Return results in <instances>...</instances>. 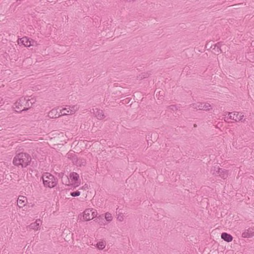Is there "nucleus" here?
<instances>
[{"label": "nucleus", "instance_id": "aec40b11", "mask_svg": "<svg viewBox=\"0 0 254 254\" xmlns=\"http://www.w3.org/2000/svg\"><path fill=\"white\" fill-rule=\"evenodd\" d=\"M105 217L106 220L108 222H110L112 220L113 217L112 216V214L109 212H107L105 213Z\"/></svg>", "mask_w": 254, "mask_h": 254}, {"label": "nucleus", "instance_id": "2eb2a0df", "mask_svg": "<svg viewBox=\"0 0 254 254\" xmlns=\"http://www.w3.org/2000/svg\"><path fill=\"white\" fill-rule=\"evenodd\" d=\"M27 200L25 196L20 195L17 199V205L20 208L23 207L25 205V202Z\"/></svg>", "mask_w": 254, "mask_h": 254}, {"label": "nucleus", "instance_id": "9d476101", "mask_svg": "<svg viewBox=\"0 0 254 254\" xmlns=\"http://www.w3.org/2000/svg\"><path fill=\"white\" fill-rule=\"evenodd\" d=\"M222 46V42H218L217 43L213 45L212 48L213 52L216 55H219V54L223 53V50L221 47Z\"/></svg>", "mask_w": 254, "mask_h": 254}, {"label": "nucleus", "instance_id": "473e14b6", "mask_svg": "<svg viewBox=\"0 0 254 254\" xmlns=\"http://www.w3.org/2000/svg\"><path fill=\"white\" fill-rule=\"evenodd\" d=\"M155 92H156L157 93H158V92H157L156 90L155 91ZM161 91H159L158 93L160 94H161V93H160Z\"/></svg>", "mask_w": 254, "mask_h": 254}, {"label": "nucleus", "instance_id": "7ed1b4c3", "mask_svg": "<svg viewBox=\"0 0 254 254\" xmlns=\"http://www.w3.org/2000/svg\"><path fill=\"white\" fill-rule=\"evenodd\" d=\"M26 102V97H21L18 101H17L14 104L15 111L16 112H21L22 111H26L28 110V108H25L21 109L22 106H24L25 102Z\"/></svg>", "mask_w": 254, "mask_h": 254}, {"label": "nucleus", "instance_id": "4be33fe9", "mask_svg": "<svg viewBox=\"0 0 254 254\" xmlns=\"http://www.w3.org/2000/svg\"><path fill=\"white\" fill-rule=\"evenodd\" d=\"M32 105L31 103L29 101V99H27L26 98V102L24 104L25 108H28V109L32 107Z\"/></svg>", "mask_w": 254, "mask_h": 254}, {"label": "nucleus", "instance_id": "1a4fd4ad", "mask_svg": "<svg viewBox=\"0 0 254 254\" xmlns=\"http://www.w3.org/2000/svg\"><path fill=\"white\" fill-rule=\"evenodd\" d=\"M72 161L73 164L77 166H85L86 164L85 160L83 159H78L75 155L72 157Z\"/></svg>", "mask_w": 254, "mask_h": 254}, {"label": "nucleus", "instance_id": "dca6fc26", "mask_svg": "<svg viewBox=\"0 0 254 254\" xmlns=\"http://www.w3.org/2000/svg\"><path fill=\"white\" fill-rule=\"evenodd\" d=\"M41 223V221L40 219L36 220L35 222L32 223L30 225L29 227L31 229L34 230H38L40 224Z\"/></svg>", "mask_w": 254, "mask_h": 254}, {"label": "nucleus", "instance_id": "f3484780", "mask_svg": "<svg viewBox=\"0 0 254 254\" xmlns=\"http://www.w3.org/2000/svg\"><path fill=\"white\" fill-rule=\"evenodd\" d=\"M219 167L218 165H216L214 166H213L211 169V173L214 176H218V174H219Z\"/></svg>", "mask_w": 254, "mask_h": 254}, {"label": "nucleus", "instance_id": "c85d7f7f", "mask_svg": "<svg viewBox=\"0 0 254 254\" xmlns=\"http://www.w3.org/2000/svg\"><path fill=\"white\" fill-rule=\"evenodd\" d=\"M91 210H92V211L91 212L92 216L91 218L92 219L94 217L97 216V212L95 210H94L93 209H92Z\"/></svg>", "mask_w": 254, "mask_h": 254}, {"label": "nucleus", "instance_id": "412c9836", "mask_svg": "<svg viewBox=\"0 0 254 254\" xmlns=\"http://www.w3.org/2000/svg\"><path fill=\"white\" fill-rule=\"evenodd\" d=\"M97 247L100 250H103L105 247V243L103 242H99L97 244Z\"/></svg>", "mask_w": 254, "mask_h": 254}, {"label": "nucleus", "instance_id": "6ab92c4d", "mask_svg": "<svg viewBox=\"0 0 254 254\" xmlns=\"http://www.w3.org/2000/svg\"><path fill=\"white\" fill-rule=\"evenodd\" d=\"M212 109L211 106L210 104L205 103L203 104L202 108H201L202 110L204 111H209Z\"/></svg>", "mask_w": 254, "mask_h": 254}, {"label": "nucleus", "instance_id": "f8f14e48", "mask_svg": "<svg viewBox=\"0 0 254 254\" xmlns=\"http://www.w3.org/2000/svg\"><path fill=\"white\" fill-rule=\"evenodd\" d=\"M92 211V210H91L90 209H86L84 210L83 212V219L85 221H88L91 219H92L91 215H90L91 212Z\"/></svg>", "mask_w": 254, "mask_h": 254}, {"label": "nucleus", "instance_id": "7c9ffc66", "mask_svg": "<svg viewBox=\"0 0 254 254\" xmlns=\"http://www.w3.org/2000/svg\"><path fill=\"white\" fill-rule=\"evenodd\" d=\"M29 101L31 103L32 105H33V104H34L36 102V99L34 98H32L31 99H29Z\"/></svg>", "mask_w": 254, "mask_h": 254}, {"label": "nucleus", "instance_id": "39448f33", "mask_svg": "<svg viewBox=\"0 0 254 254\" xmlns=\"http://www.w3.org/2000/svg\"><path fill=\"white\" fill-rule=\"evenodd\" d=\"M69 178L72 181H74V186L75 187L79 186L80 184V181L79 180V175L77 173H70L69 174Z\"/></svg>", "mask_w": 254, "mask_h": 254}, {"label": "nucleus", "instance_id": "a878e982", "mask_svg": "<svg viewBox=\"0 0 254 254\" xmlns=\"http://www.w3.org/2000/svg\"><path fill=\"white\" fill-rule=\"evenodd\" d=\"M167 108H168V109H170V110H173V111H175V110H178V107L175 105H170V106H168Z\"/></svg>", "mask_w": 254, "mask_h": 254}, {"label": "nucleus", "instance_id": "ddd939ff", "mask_svg": "<svg viewBox=\"0 0 254 254\" xmlns=\"http://www.w3.org/2000/svg\"><path fill=\"white\" fill-rule=\"evenodd\" d=\"M221 239L227 242H230L233 240V237L231 235L223 232L221 234Z\"/></svg>", "mask_w": 254, "mask_h": 254}, {"label": "nucleus", "instance_id": "393cba45", "mask_svg": "<svg viewBox=\"0 0 254 254\" xmlns=\"http://www.w3.org/2000/svg\"><path fill=\"white\" fill-rule=\"evenodd\" d=\"M80 194V192L78 190H77L75 191H73L70 193V195L73 197L78 196Z\"/></svg>", "mask_w": 254, "mask_h": 254}, {"label": "nucleus", "instance_id": "f03ea898", "mask_svg": "<svg viewBox=\"0 0 254 254\" xmlns=\"http://www.w3.org/2000/svg\"><path fill=\"white\" fill-rule=\"evenodd\" d=\"M44 186L45 187L52 188L57 184V179L52 174L46 173L42 177Z\"/></svg>", "mask_w": 254, "mask_h": 254}, {"label": "nucleus", "instance_id": "20e7f679", "mask_svg": "<svg viewBox=\"0 0 254 254\" xmlns=\"http://www.w3.org/2000/svg\"><path fill=\"white\" fill-rule=\"evenodd\" d=\"M228 116L230 119L234 120L236 122H244L245 121V119L243 120L244 115L238 112L229 113Z\"/></svg>", "mask_w": 254, "mask_h": 254}, {"label": "nucleus", "instance_id": "2f4dec72", "mask_svg": "<svg viewBox=\"0 0 254 254\" xmlns=\"http://www.w3.org/2000/svg\"><path fill=\"white\" fill-rule=\"evenodd\" d=\"M155 92H156L157 93H158V92H157L156 90L155 91ZM161 91H159L158 93L160 94H161V93H160Z\"/></svg>", "mask_w": 254, "mask_h": 254}, {"label": "nucleus", "instance_id": "6e6552de", "mask_svg": "<svg viewBox=\"0 0 254 254\" xmlns=\"http://www.w3.org/2000/svg\"><path fill=\"white\" fill-rule=\"evenodd\" d=\"M254 236V227L245 229L242 234L243 238H251Z\"/></svg>", "mask_w": 254, "mask_h": 254}, {"label": "nucleus", "instance_id": "f257e3e1", "mask_svg": "<svg viewBox=\"0 0 254 254\" xmlns=\"http://www.w3.org/2000/svg\"><path fill=\"white\" fill-rule=\"evenodd\" d=\"M31 159L29 154L21 152L16 154L14 157L13 164L16 166H21L22 168H24L30 164Z\"/></svg>", "mask_w": 254, "mask_h": 254}, {"label": "nucleus", "instance_id": "4468645a", "mask_svg": "<svg viewBox=\"0 0 254 254\" xmlns=\"http://www.w3.org/2000/svg\"><path fill=\"white\" fill-rule=\"evenodd\" d=\"M218 172L219 174L217 176H219L223 179H226L228 176V171L227 170L222 169V168H219Z\"/></svg>", "mask_w": 254, "mask_h": 254}, {"label": "nucleus", "instance_id": "c756f323", "mask_svg": "<svg viewBox=\"0 0 254 254\" xmlns=\"http://www.w3.org/2000/svg\"><path fill=\"white\" fill-rule=\"evenodd\" d=\"M213 48V45L210 44L209 43H207L205 45V48H206L207 50L212 49Z\"/></svg>", "mask_w": 254, "mask_h": 254}, {"label": "nucleus", "instance_id": "bb28decb", "mask_svg": "<svg viewBox=\"0 0 254 254\" xmlns=\"http://www.w3.org/2000/svg\"><path fill=\"white\" fill-rule=\"evenodd\" d=\"M148 74L146 73H142L141 74L139 75L138 78L140 79H143L145 78H147L148 77Z\"/></svg>", "mask_w": 254, "mask_h": 254}, {"label": "nucleus", "instance_id": "cd10ccee", "mask_svg": "<svg viewBox=\"0 0 254 254\" xmlns=\"http://www.w3.org/2000/svg\"><path fill=\"white\" fill-rule=\"evenodd\" d=\"M117 219L120 221H123L124 220V216L122 213H119L117 216Z\"/></svg>", "mask_w": 254, "mask_h": 254}, {"label": "nucleus", "instance_id": "a211bd4d", "mask_svg": "<svg viewBox=\"0 0 254 254\" xmlns=\"http://www.w3.org/2000/svg\"><path fill=\"white\" fill-rule=\"evenodd\" d=\"M203 104L202 103H194L191 105V106L193 109L202 110Z\"/></svg>", "mask_w": 254, "mask_h": 254}, {"label": "nucleus", "instance_id": "423d86ee", "mask_svg": "<svg viewBox=\"0 0 254 254\" xmlns=\"http://www.w3.org/2000/svg\"><path fill=\"white\" fill-rule=\"evenodd\" d=\"M20 43L24 45V46L27 47H29L31 46L34 45V43H35V41L33 39L30 40L26 37H24L20 39Z\"/></svg>", "mask_w": 254, "mask_h": 254}, {"label": "nucleus", "instance_id": "0eeeda50", "mask_svg": "<svg viewBox=\"0 0 254 254\" xmlns=\"http://www.w3.org/2000/svg\"><path fill=\"white\" fill-rule=\"evenodd\" d=\"M93 113L98 120H102L106 117L103 111L98 108L93 109Z\"/></svg>", "mask_w": 254, "mask_h": 254}, {"label": "nucleus", "instance_id": "9b49d317", "mask_svg": "<svg viewBox=\"0 0 254 254\" xmlns=\"http://www.w3.org/2000/svg\"><path fill=\"white\" fill-rule=\"evenodd\" d=\"M61 116L60 113L58 111V109H53L48 113V117L50 118H57Z\"/></svg>", "mask_w": 254, "mask_h": 254}, {"label": "nucleus", "instance_id": "b1692460", "mask_svg": "<svg viewBox=\"0 0 254 254\" xmlns=\"http://www.w3.org/2000/svg\"><path fill=\"white\" fill-rule=\"evenodd\" d=\"M75 107L73 106L71 107V109L69 108V110L67 111V112L69 114H73L75 111L76 110L77 108L76 107V109H75Z\"/></svg>", "mask_w": 254, "mask_h": 254}, {"label": "nucleus", "instance_id": "5701e85b", "mask_svg": "<svg viewBox=\"0 0 254 254\" xmlns=\"http://www.w3.org/2000/svg\"><path fill=\"white\" fill-rule=\"evenodd\" d=\"M67 109L66 108H63L62 110H60V113L61 116H64L68 114V113L67 112Z\"/></svg>", "mask_w": 254, "mask_h": 254}]
</instances>
